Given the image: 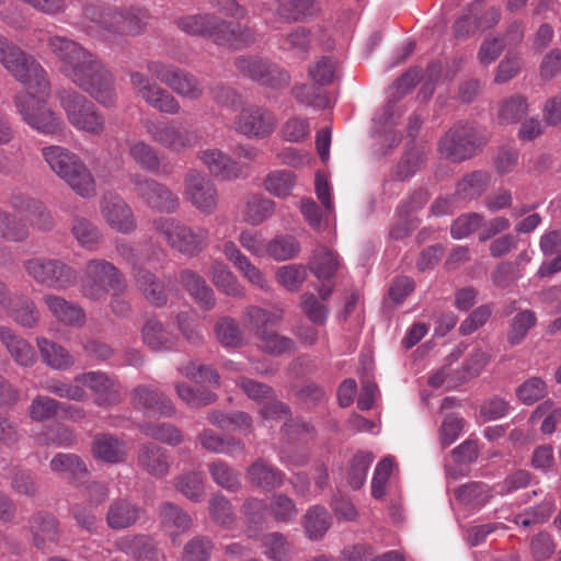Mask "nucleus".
<instances>
[{"label":"nucleus","mask_w":561,"mask_h":561,"mask_svg":"<svg viewBox=\"0 0 561 561\" xmlns=\"http://www.w3.org/2000/svg\"><path fill=\"white\" fill-rule=\"evenodd\" d=\"M0 64L24 88L14 96V106L22 121L45 136L62 133L61 116L48 106L51 84L47 71L36 58L0 35Z\"/></svg>","instance_id":"obj_1"},{"label":"nucleus","mask_w":561,"mask_h":561,"mask_svg":"<svg viewBox=\"0 0 561 561\" xmlns=\"http://www.w3.org/2000/svg\"><path fill=\"white\" fill-rule=\"evenodd\" d=\"M48 47L60 62L61 73L99 104L111 107L117 99L115 78L100 58L79 43L51 36Z\"/></svg>","instance_id":"obj_2"},{"label":"nucleus","mask_w":561,"mask_h":561,"mask_svg":"<svg viewBox=\"0 0 561 561\" xmlns=\"http://www.w3.org/2000/svg\"><path fill=\"white\" fill-rule=\"evenodd\" d=\"M41 153L49 169L78 195L83 198L95 196V179L78 154L57 145L43 147Z\"/></svg>","instance_id":"obj_3"},{"label":"nucleus","mask_w":561,"mask_h":561,"mask_svg":"<svg viewBox=\"0 0 561 561\" xmlns=\"http://www.w3.org/2000/svg\"><path fill=\"white\" fill-rule=\"evenodd\" d=\"M56 98L67 122L78 131L91 136H101L106 127L102 112L87 96L68 88L59 89Z\"/></svg>","instance_id":"obj_4"},{"label":"nucleus","mask_w":561,"mask_h":561,"mask_svg":"<svg viewBox=\"0 0 561 561\" xmlns=\"http://www.w3.org/2000/svg\"><path fill=\"white\" fill-rule=\"evenodd\" d=\"M110 289L124 291L126 289L124 275L106 260L92 259L88 261L80 280L82 296L99 301L105 298Z\"/></svg>","instance_id":"obj_5"},{"label":"nucleus","mask_w":561,"mask_h":561,"mask_svg":"<svg viewBox=\"0 0 561 561\" xmlns=\"http://www.w3.org/2000/svg\"><path fill=\"white\" fill-rule=\"evenodd\" d=\"M152 226L172 249L185 255H197L208 241L207 229L192 228L175 218L159 217L152 221Z\"/></svg>","instance_id":"obj_6"},{"label":"nucleus","mask_w":561,"mask_h":561,"mask_svg":"<svg viewBox=\"0 0 561 561\" xmlns=\"http://www.w3.org/2000/svg\"><path fill=\"white\" fill-rule=\"evenodd\" d=\"M151 77L168 85L174 93L188 100H198L204 93L199 80L191 72L160 60H150L146 65Z\"/></svg>","instance_id":"obj_7"},{"label":"nucleus","mask_w":561,"mask_h":561,"mask_svg":"<svg viewBox=\"0 0 561 561\" xmlns=\"http://www.w3.org/2000/svg\"><path fill=\"white\" fill-rule=\"evenodd\" d=\"M128 179L138 198L150 209L167 214L179 209L180 197L164 183L139 173L130 174Z\"/></svg>","instance_id":"obj_8"},{"label":"nucleus","mask_w":561,"mask_h":561,"mask_svg":"<svg viewBox=\"0 0 561 561\" xmlns=\"http://www.w3.org/2000/svg\"><path fill=\"white\" fill-rule=\"evenodd\" d=\"M144 128L153 142L173 153H182L199 141L195 130L182 129L170 121L147 119Z\"/></svg>","instance_id":"obj_9"},{"label":"nucleus","mask_w":561,"mask_h":561,"mask_svg":"<svg viewBox=\"0 0 561 561\" xmlns=\"http://www.w3.org/2000/svg\"><path fill=\"white\" fill-rule=\"evenodd\" d=\"M183 195L196 210L204 215H213L218 208V190L204 171L190 169L185 173Z\"/></svg>","instance_id":"obj_10"},{"label":"nucleus","mask_w":561,"mask_h":561,"mask_svg":"<svg viewBox=\"0 0 561 561\" xmlns=\"http://www.w3.org/2000/svg\"><path fill=\"white\" fill-rule=\"evenodd\" d=\"M24 266L36 283L53 289H66L76 280L73 268L59 260L34 257L27 260Z\"/></svg>","instance_id":"obj_11"},{"label":"nucleus","mask_w":561,"mask_h":561,"mask_svg":"<svg viewBox=\"0 0 561 561\" xmlns=\"http://www.w3.org/2000/svg\"><path fill=\"white\" fill-rule=\"evenodd\" d=\"M129 79L136 96L141 99L147 105L170 115L180 113L181 105L175 96L146 73L130 71Z\"/></svg>","instance_id":"obj_12"},{"label":"nucleus","mask_w":561,"mask_h":561,"mask_svg":"<svg viewBox=\"0 0 561 561\" xmlns=\"http://www.w3.org/2000/svg\"><path fill=\"white\" fill-rule=\"evenodd\" d=\"M276 126L275 115L259 105L242 107L233 121L234 130L250 139H264L274 133Z\"/></svg>","instance_id":"obj_13"},{"label":"nucleus","mask_w":561,"mask_h":561,"mask_svg":"<svg viewBox=\"0 0 561 561\" xmlns=\"http://www.w3.org/2000/svg\"><path fill=\"white\" fill-rule=\"evenodd\" d=\"M481 142L473 127L465 124L455 125L439 142L442 156L453 161H463L476 154Z\"/></svg>","instance_id":"obj_14"},{"label":"nucleus","mask_w":561,"mask_h":561,"mask_svg":"<svg viewBox=\"0 0 561 561\" xmlns=\"http://www.w3.org/2000/svg\"><path fill=\"white\" fill-rule=\"evenodd\" d=\"M238 71L263 85L274 89L289 83V73L280 67L254 56H241L234 61Z\"/></svg>","instance_id":"obj_15"},{"label":"nucleus","mask_w":561,"mask_h":561,"mask_svg":"<svg viewBox=\"0 0 561 561\" xmlns=\"http://www.w3.org/2000/svg\"><path fill=\"white\" fill-rule=\"evenodd\" d=\"M82 388L93 394V402L100 408H111L122 402V386L118 380L103 371H89L76 376Z\"/></svg>","instance_id":"obj_16"},{"label":"nucleus","mask_w":561,"mask_h":561,"mask_svg":"<svg viewBox=\"0 0 561 561\" xmlns=\"http://www.w3.org/2000/svg\"><path fill=\"white\" fill-rule=\"evenodd\" d=\"M117 8L102 3L83 7L82 26L93 36L110 38L117 35Z\"/></svg>","instance_id":"obj_17"},{"label":"nucleus","mask_w":561,"mask_h":561,"mask_svg":"<svg viewBox=\"0 0 561 561\" xmlns=\"http://www.w3.org/2000/svg\"><path fill=\"white\" fill-rule=\"evenodd\" d=\"M101 214L115 230L129 233L136 229V220L131 207L115 193H104L101 198Z\"/></svg>","instance_id":"obj_18"},{"label":"nucleus","mask_w":561,"mask_h":561,"mask_svg":"<svg viewBox=\"0 0 561 561\" xmlns=\"http://www.w3.org/2000/svg\"><path fill=\"white\" fill-rule=\"evenodd\" d=\"M130 400L136 409L151 412L163 417H171L175 413L173 402L157 387L151 385L137 386L130 394Z\"/></svg>","instance_id":"obj_19"},{"label":"nucleus","mask_w":561,"mask_h":561,"mask_svg":"<svg viewBox=\"0 0 561 561\" xmlns=\"http://www.w3.org/2000/svg\"><path fill=\"white\" fill-rule=\"evenodd\" d=\"M198 158L215 176L229 181L248 176L245 165L233 160L219 149L209 148L202 150L198 152Z\"/></svg>","instance_id":"obj_20"},{"label":"nucleus","mask_w":561,"mask_h":561,"mask_svg":"<svg viewBox=\"0 0 561 561\" xmlns=\"http://www.w3.org/2000/svg\"><path fill=\"white\" fill-rule=\"evenodd\" d=\"M0 343L18 365L32 367L36 363L37 357L33 346L7 325H0Z\"/></svg>","instance_id":"obj_21"},{"label":"nucleus","mask_w":561,"mask_h":561,"mask_svg":"<svg viewBox=\"0 0 561 561\" xmlns=\"http://www.w3.org/2000/svg\"><path fill=\"white\" fill-rule=\"evenodd\" d=\"M178 28L192 36L207 37L215 41L221 19L213 13H195L182 15L174 21Z\"/></svg>","instance_id":"obj_22"},{"label":"nucleus","mask_w":561,"mask_h":561,"mask_svg":"<svg viewBox=\"0 0 561 561\" xmlns=\"http://www.w3.org/2000/svg\"><path fill=\"white\" fill-rule=\"evenodd\" d=\"M114 546L116 550L133 556L136 561H160L162 558L153 541L144 535L119 537Z\"/></svg>","instance_id":"obj_23"},{"label":"nucleus","mask_w":561,"mask_h":561,"mask_svg":"<svg viewBox=\"0 0 561 561\" xmlns=\"http://www.w3.org/2000/svg\"><path fill=\"white\" fill-rule=\"evenodd\" d=\"M245 476L252 485L267 491L279 489L285 481V473L264 459H257L249 466Z\"/></svg>","instance_id":"obj_24"},{"label":"nucleus","mask_w":561,"mask_h":561,"mask_svg":"<svg viewBox=\"0 0 561 561\" xmlns=\"http://www.w3.org/2000/svg\"><path fill=\"white\" fill-rule=\"evenodd\" d=\"M284 318V309L274 307L272 310L259 306L250 305L243 310L244 322L251 328L255 339L261 336L271 327L279 323Z\"/></svg>","instance_id":"obj_25"},{"label":"nucleus","mask_w":561,"mask_h":561,"mask_svg":"<svg viewBox=\"0 0 561 561\" xmlns=\"http://www.w3.org/2000/svg\"><path fill=\"white\" fill-rule=\"evenodd\" d=\"M255 35L253 30L239 23L227 22L221 19L218 25L215 41L217 45L230 48H242L254 43Z\"/></svg>","instance_id":"obj_26"},{"label":"nucleus","mask_w":561,"mask_h":561,"mask_svg":"<svg viewBox=\"0 0 561 561\" xmlns=\"http://www.w3.org/2000/svg\"><path fill=\"white\" fill-rule=\"evenodd\" d=\"M141 516V508L126 500L117 499L111 503L106 513V523L110 528L121 530L135 525Z\"/></svg>","instance_id":"obj_27"},{"label":"nucleus","mask_w":561,"mask_h":561,"mask_svg":"<svg viewBox=\"0 0 561 561\" xmlns=\"http://www.w3.org/2000/svg\"><path fill=\"white\" fill-rule=\"evenodd\" d=\"M180 280L202 309L210 310L215 307L214 291L201 275L191 270H183L180 273Z\"/></svg>","instance_id":"obj_28"},{"label":"nucleus","mask_w":561,"mask_h":561,"mask_svg":"<svg viewBox=\"0 0 561 561\" xmlns=\"http://www.w3.org/2000/svg\"><path fill=\"white\" fill-rule=\"evenodd\" d=\"M134 280L136 287L149 304L156 307H163L167 304L168 293L164 280L157 278L153 273L146 268H139L137 273H134Z\"/></svg>","instance_id":"obj_29"},{"label":"nucleus","mask_w":561,"mask_h":561,"mask_svg":"<svg viewBox=\"0 0 561 561\" xmlns=\"http://www.w3.org/2000/svg\"><path fill=\"white\" fill-rule=\"evenodd\" d=\"M91 451L95 459L107 463H118L126 459L125 444L111 434H96Z\"/></svg>","instance_id":"obj_30"},{"label":"nucleus","mask_w":561,"mask_h":561,"mask_svg":"<svg viewBox=\"0 0 561 561\" xmlns=\"http://www.w3.org/2000/svg\"><path fill=\"white\" fill-rule=\"evenodd\" d=\"M149 11L140 7L117 8V35L136 36L145 32Z\"/></svg>","instance_id":"obj_31"},{"label":"nucleus","mask_w":561,"mask_h":561,"mask_svg":"<svg viewBox=\"0 0 561 561\" xmlns=\"http://www.w3.org/2000/svg\"><path fill=\"white\" fill-rule=\"evenodd\" d=\"M137 462L141 469L154 477L165 476L170 468L167 450L154 444L139 447Z\"/></svg>","instance_id":"obj_32"},{"label":"nucleus","mask_w":561,"mask_h":561,"mask_svg":"<svg viewBox=\"0 0 561 561\" xmlns=\"http://www.w3.org/2000/svg\"><path fill=\"white\" fill-rule=\"evenodd\" d=\"M197 440L205 450L214 454L236 456L245 450V445L242 440L234 437H222L210 428L203 430L197 435Z\"/></svg>","instance_id":"obj_33"},{"label":"nucleus","mask_w":561,"mask_h":561,"mask_svg":"<svg viewBox=\"0 0 561 561\" xmlns=\"http://www.w3.org/2000/svg\"><path fill=\"white\" fill-rule=\"evenodd\" d=\"M43 299L53 316L64 324L81 325L84 322L85 313L79 305L56 295H46Z\"/></svg>","instance_id":"obj_34"},{"label":"nucleus","mask_w":561,"mask_h":561,"mask_svg":"<svg viewBox=\"0 0 561 561\" xmlns=\"http://www.w3.org/2000/svg\"><path fill=\"white\" fill-rule=\"evenodd\" d=\"M297 185V175L285 169H275L266 173L263 188L272 196L280 199L291 196Z\"/></svg>","instance_id":"obj_35"},{"label":"nucleus","mask_w":561,"mask_h":561,"mask_svg":"<svg viewBox=\"0 0 561 561\" xmlns=\"http://www.w3.org/2000/svg\"><path fill=\"white\" fill-rule=\"evenodd\" d=\"M37 346L43 362L55 370H67L73 366L72 355L61 345L46 337H37Z\"/></svg>","instance_id":"obj_36"},{"label":"nucleus","mask_w":561,"mask_h":561,"mask_svg":"<svg viewBox=\"0 0 561 561\" xmlns=\"http://www.w3.org/2000/svg\"><path fill=\"white\" fill-rule=\"evenodd\" d=\"M213 284L228 296L241 298L245 289L222 261H215L209 271Z\"/></svg>","instance_id":"obj_37"},{"label":"nucleus","mask_w":561,"mask_h":561,"mask_svg":"<svg viewBox=\"0 0 561 561\" xmlns=\"http://www.w3.org/2000/svg\"><path fill=\"white\" fill-rule=\"evenodd\" d=\"M276 208V203L261 194H253L245 201L243 219L245 222L257 226L271 218Z\"/></svg>","instance_id":"obj_38"},{"label":"nucleus","mask_w":561,"mask_h":561,"mask_svg":"<svg viewBox=\"0 0 561 561\" xmlns=\"http://www.w3.org/2000/svg\"><path fill=\"white\" fill-rule=\"evenodd\" d=\"M34 545L44 549L47 542H55L58 535V522L50 514L37 513L31 519Z\"/></svg>","instance_id":"obj_39"},{"label":"nucleus","mask_w":561,"mask_h":561,"mask_svg":"<svg viewBox=\"0 0 561 561\" xmlns=\"http://www.w3.org/2000/svg\"><path fill=\"white\" fill-rule=\"evenodd\" d=\"M142 340L152 351L165 352L173 347L175 337L160 321L150 319L142 328Z\"/></svg>","instance_id":"obj_40"},{"label":"nucleus","mask_w":561,"mask_h":561,"mask_svg":"<svg viewBox=\"0 0 561 561\" xmlns=\"http://www.w3.org/2000/svg\"><path fill=\"white\" fill-rule=\"evenodd\" d=\"M318 7L313 0H278L275 14L286 22H297L313 15Z\"/></svg>","instance_id":"obj_41"},{"label":"nucleus","mask_w":561,"mask_h":561,"mask_svg":"<svg viewBox=\"0 0 561 561\" xmlns=\"http://www.w3.org/2000/svg\"><path fill=\"white\" fill-rule=\"evenodd\" d=\"M457 501L469 508H480L491 499V490L483 482H469L455 490Z\"/></svg>","instance_id":"obj_42"},{"label":"nucleus","mask_w":561,"mask_h":561,"mask_svg":"<svg viewBox=\"0 0 561 561\" xmlns=\"http://www.w3.org/2000/svg\"><path fill=\"white\" fill-rule=\"evenodd\" d=\"M340 266L337 255L327 247H319L309 262L310 271L319 279H329L334 276Z\"/></svg>","instance_id":"obj_43"},{"label":"nucleus","mask_w":561,"mask_h":561,"mask_svg":"<svg viewBox=\"0 0 561 561\" xmlns=\"http://www.w3.org/2000/svg\"><path fill=\"white\" fill-rule=\"evenodd\" d=\"M331 526L329 512L319 505L311 506L304 516V528L309 539H321Z\"/></svg>","instance_id":"obj_44"},{"label":"nucleus","mask_w":561,"mask_h":561,"mask_svg":"<svg viewBox=\"0 0 561 561\" xmlns=\"http://www.w3.org/2000/svg\"><path fill=\"white\" fill-rule=\"evenodd\" d=\"M311 48V34L305 27H297L279 43V49L295 58L306 59Z\"/></svg>","instance_id":"obj_45"},{"label":"nucleus","mask_w":561,"mask_h":561,"mask_svg":"<svg viewBox=\"0 0 561 561\" xmlns=\"http://www.w3.org/2000/svg\"><path fill=\"white\" fill-rule=\"evenodd\" d=\"M217 340L225 347H241L247 341L239 323L230 317H221L215 324Z\"/></svg>","instance_id":"obj_46"},{"label":"nucleus","mask_w":561,"mask_h":561,"mask_svg":"<svg viewBox=\"0 0 561 561\" xmlns=\"http://www.w3.org/2000/svg\"><path fill=\"white\" fill-rule=\"evenodd\" d=\"M128 154L136 164L148 172H157L160 169L158 151L144 140L129 141Z\"/></svg>","instance_id":"obj_47"},{"label":"nucleus","mask_w":561,"mask_h":561,"mask_svg":"<svg viewBox=\"0 0 561 561\" xmlns=\"http://www.w3.org/2000/svg\"><path fill=\"white\" fill-rule=\"evenodd\" d=\"M263 553L272 561H289L293 545L280 533H270L262 539Z\"/></svg>","instance_id":"obj_48"},{"label":"nucleus","mask_w":561,"mask_h":561,"mask_svg":"<svg viewBox=\"0 0 561 561\" xmlns=\"http://www.w3.org/2000/svg\"><path fill=\"white\" fill-rule=\"evenodd\" d=\"M4 310H7L9 316L22 327L33 328L38 322V311L34 302L27 298L19 297L12 299L8 305V308Z\"/></svg>","instance_id":"obj_49"},{"label":"nucleus","mask_w":561,"mask_h":561,"mask_svg":"<svg viewBox=\"0 0 561 561\" xmlns=\"http://www.w3.org/2000/svg\"><path fill=\"white\" fill-rule=\"evenodd\" d=\"M140 428L147 436L169 446H178L184 440L182 431L171 423L147 422Z\"/></svg>","instance_id":"obj_50"},{"label":"nucleus","mask_w":561,"mask_h":561,"mask_svg":"<svg viewBox=\"0 0 561 561\" xmlns=\"http://www.w3.org/2000/svg\"><path fill=\"white\" fill-rule=\"evenodd\" d=\"M42 388L49 393L59 398L83 402L88 399L85 389L82 388V382H78L76 377L72 382H67L60 379H48Z\"/></svg>","instance_id":"obj_51"},{"label":"nucleus","mask_w":561,"mask_h":561,"mask_svg":"<svg viewBox=\"0 0 561 561\" xmlns=\"http://www.w3.org/2000/svg\"><path fill=\"white\" fill-rule=\"evenodd\" d=\"M49 468L58 476L69 474L72 478H79L88 472L85 463L76 454L55 455L49 462Z\"/></svg>","instance_id":"obj_52"},{"label":"nucleus","mask_w":561,"mask_h":561,"mask_svg":"<svg viewBox=\"0 0 561 561\" xmlns=\"http://www.w3.org/2000/svg\"><path fill=\"white\" fill-rule=\"evenodd\" d=\"M256 340L257 347L262 352L273 356H280L295 350L294 340L273 330L266 331Z\"/></svg>","instance_id":"obj_53"},{"label":"nucleus","mask_w":561,"mask_h":561,"mask_svg":"<svg viewBox=\"0 0 561 561\" xmlns=\"http://www.w3.org/2000/svg\"><path fill=\"white\" fill-rule=\"evenodd\" d=\"M71 231L79 244L88 250H95L102 240L99 229L88 219L76 217Z\"/></svg>","instance_id":"obj_54"},{"label":"nucleus","mask_w":561,"mask_h":561,"mask_svg":"<svg viewBox=\"0 0 561 561\" xmlns=\"http://www.w3.org/2000/svg\"><path fill=\"white\" fill-rule=\"evenodd\" d=\"M392 121V105L390 102L385 106L382 113L374 118L373 133L378 137H385V142H389L387 150L396 147L401 141V136L394 133Z\"/></svg>","instance_id":"obj_55"},{"label":"nucleus","mask_w":561,"mask_h":561,"mask_svg":"<svg viewBox=\"0 0 561 561\" xmlns=\"http://www.w3.org/2000/svg\"><path fill=\"white\" fill-rule=\"evenodd\" d=\"M208 471L213 480L226 490L237 491L241 486L240 474L224 460L208 463Z\"/></svg>","instance_id":"obj_56"},{"label":"nucleus","mask_w":561,"mask_h":561,"mask_svg":"<svg viewBox=\"0 0 561 561\" xmlns=\"http://www.w3.org/2000/svg\"><path fill=\"white\" fill-rule=\"evenodd\" d=\"M491 176L486 172L476 171L462 179L457 186V195L463 199L480 196L489 186Z\"/></svg>","instance_id":"obj_57"},{"label":"nucleus","mask_w":561,"mask_h":561,"mask_svg":"<svg viewBox=\"0 0 561 561\" xmlns=\"http://www.w3.org/2000/svg\"><path fill=\"white\" fill-rule=\"evenodd\" d=\"M266 508L276 522L282 523L291 522L298 514L294 500L284 493H274Z\"/></svg>","instance_id":"obj_58"},{"label":"nucleus","mask_w":561,"mask_h":561,"mask_svg":"<svg viewBox=\"0 0 561 561\" xmlns=\"http://www.w3.org/2000/svg\"><path fill=\"white\" fill-rule=\"evenodd\" d=\"M537 323L536 313L531 310H523L518 312L512 320L507 332V341L511 345L520 344L529 330Z\"/></svg>","instance_id":"obj_59"},{"label":"nucleus","mask_w":561,"mask_h":561,"mask_svg":"<svg viewBox=\"0 0 561 561\" xmlns=\"http://www.w3.org/2000/svg\"><path fill=\"white\" fill-rule=\"evenodd\" d=\"M299 251V242L293 236H276L267 242V256L276 261L290 260L295 257Z\"/></svg>","instance_id":"obj_60"},{"label":"nucleus","mask_w":561,"mask_h":561,"mask_svg":"<svg viewBox=\"0 0 561 561\" xmlns=\"http://www.w3.org/2000/svg\"><path fill=\"white\" fill-rule=\"evenodd\" d=\"M178 397L191 408L209 405L217 400V396L206 389H195L185 382L175 383Z\"/></svg>","instance_id":"obj_61"},{"label":"nucleus","mask_w":561,"mask_h":561,"mask_svg":"<svg viewBox=\"0 0 561 561\" xmlns=\"http://www.w3.org/2000/svg\"><path fill=\"white\" fill-rule=\"evenodd\" d=\"M277 283L288 291L295 293L300 289L307 278V270L300 264L280 266L275 274Z\"/></svg>","instance_id":"obj_62"},{"label":"nucleus","mask_w":561,"mask_h":561,"mask_svg":"<svg viewBox=\"0 0 561 561\" xmlns=\"http://www.w3.org/2000/svg\"><path fill=\"white\" fill-rule=\"evenodd\" d=\"M374 460V455L367 451H358L351 460L350 472L347 477L352 489H360L367 478V471Z\"/></svg>","instance_id":"obj_63"},{"label":"nucleus","mask_w":561,"mask_h":561,"mask_svg":"<svg viewBox=\"0 0 561 561\" xmlns=\"http://www.w3.org/2000/svg\"><path fill=\"white\" fill-rule=\"evenodd\" d=\"M553 508V501L546 499L540 504L529 507L516 515L514 522L525 528L531 525L542 524L551 516Z\"/></svg>","instance_id":"obj_64"}]
</instances>
